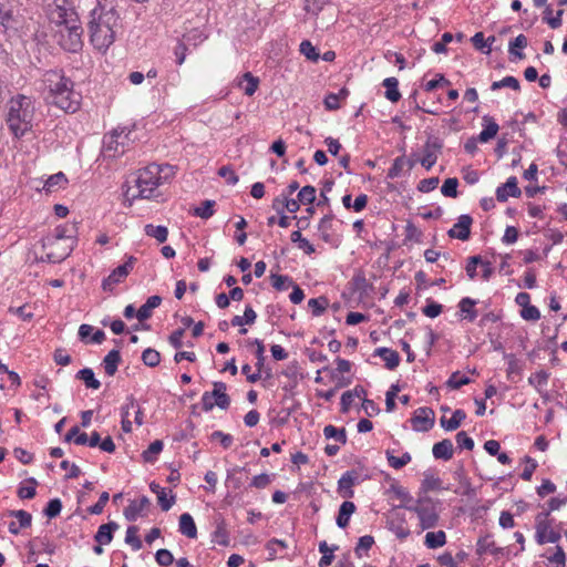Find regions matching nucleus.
<instances>
[{
	"mask_svg": "<svg viewBox=\"0 0 567 567\" xmlns=\"http://www.w3.org/2000/svg\"><path fill=\"white\" fill-rule=\"evenodd\" d=\"M34 106L31 97L19 94L9 101L7 124L16 137L23 136L32 127Z\"/></svg>",
	"mask_w": 567,
	"mask_h": 567,
	"instance_id": "obj_1",
	"label": "nucleus"
},
{
	"mask_svg": "<svg viewBox=\"0 0 567 567\" xmlns=\"http://www.w3.org/2000/svg\"><path fill=\"white\" fill-rule=\"evenodd\" d=\"M78 227L76 223L59 225L54 228V235L47 238L48 245H55L59 240L66 239L71 244L61 252L50 251L45 255V260L51 264H59L70 256L76 243Z\"/></svg>",
	"mask_w": 567,
	"mask_h": 567,
	"instance_id": "obj_2",
	"label": "nucleus"
},
{
	"mask_svg": "<svg viewBox=\"0 0 567 567\" xmlns=\"http://www.w3.org/2000/svg\"><path fill=\"white\" fill-rule=\"evenodd\" d=\"M162 167L157 164H151L141 169L134 179L135 186L138 188L136 197L150 199L156 196L155 192L162 184Z\"/></svg>",
	"mask_w": 567,
	"mask_h": 567,
	"instance_id": "obj_3",
	"label": "nucleus"
},
{
	"mask_svg": "<svg viewBox=\"0 0 567 567\" xmlns=\"http://www.w3.org/2000/svg\"><path fill=\"white\" fill-rule=\"evenodd\" d=\"M400 507L415 513L420 520V527L423 530L434 528L439 523L440 516L436 503L430 496H419L414 505H400Z\"/></svg>",
	"mask_w": 567,
	"mask_h": 567,
	"instance_id": "obj_4",
	"label": "nucleus"
},
{
	"mask_svg": "<svg viewBox=\"0 0 567 567\" xmlns=\"http://www.w3.org/2000/svg\"><path fill=\"white\" fill-rule=\"evenodd\" d=\"M120 14L116 10V0H96L89 14V25L117 27Z\"/></svg>",
	"mask_w": 567,
	"mask_h": 567,
	"instance_id": "obj_5",
	"label": "nucleus"
},
{
	"mask_svg": "<svg viewBox=\"0 0 567 567\" xmlns=\"http://www.w3.org/2000/svg\"><path fill=\"white\" fill-rule=\"evenodd\" d=\"M90 40L93 47L100 52H106V50L115 41V29L116 27H102V25H89Z\"/></svg>",
	"mask_w": 567,
	"mask_h": 567,
	"instance_id": "obj_6",
	"label": "nucleus"
},
{
	"mask_svg": "<svg viewBox=\"0 0 567 567\" xmlns=\"http://www.w3.org/2000/svg\"><path fill=\"white\" fill-rule=\"evenodd\" d=\"M82 34L83 29L81 24H72V27L61 30L59 44L65 51L78 52L83 47Z\"/></svg>",
	"mask_w": 567,
	"mask_h": 567,
	"instance_id": "obj_7",
	"label": "nucleus"
},
{
	"mask_svg": "<svg viewBox=\"0 0 567 567\" xmlns=\"http://www.w3.org/2000/svg\"><path fill=\"white\" fill-rule=\"evenodd\" d=\"M136 260L137 259L134 256H128L124 264L117 266L106 278L103 279L102 288L104 290H111L114 285L120 284L133 270Z\"/></svg>",
	"mask_w": 567,
	"mask_h": 567,
	"instance_id": "obj_8",
	"label": "nucleus"
},
{
	"mask_svg": "<svg viewBox=\"0 0 567 567\" xmlns=\"http://www.w3.org/2000/svg\"><path fill=\"white\" fill-rule=\"evenodd\" d=\"M125 126H118L104 136V151L109 156L115 157L125 153L124 142H120V138L122 137V134L125 132Z\"/></svg>",
	"mask_w": 567,
	"mask_h": 567,
	"instance_id": "obj_9",
	"label": "nucleus"
},
{
	"mask_svg": "<svg viewBox=\"0 0 567 567\" xmlns=\"http://www.w3.org/2000/svg\"><path fill=\"white\" fill-rule=\"evenodd\" d=\"M50 102L65 112L74 113L80 106V94L71 86L65 93L53 95Z\"/></svg>",
	"mask_w": 567,
	"mask_h": 567,
	"instance_id": "obj_10",
	"label": "nucleus"
},
{
	"mask_svg": "<svg viewBox=\"0 0 567 567\" xmlns=\"http://www.w3.org/2000/svg\"><path fill=\"white\" fill-rule=\"evenodd\" d=\"M412 427L417 432H427L434 425V411L431 408H419L411 419Z\"/></svg>",
	"mask_w": 567,
	"mask_h": 567,
	"instance_id": "obj_11",
	"label": "nucleus"
},
{
	"mask_svg": "<svg viewBox=\"0 0 567 567\" xmlns=\"http://www.w3.org/2000/svg\"><path fill=\"white\" fill-rule=\"evenodd\" d=\"M361 482L357 470H350L342 474L338 481V493L343 498H352L354 495L353 486Z\"/></svg>",
	"mask_w": 567,
	"mask_h": 567,
	"instance_id": "obj_12",
	"label": "nucleus"
},
{
	"mask_svg": "<svg viewBox=\"0 0 567 567\" xmlns=\"http://www.w3.org/2000/svg\"><path fill=\"white\" fill-rule=\"evenodd\" d=\"M248 478V473L245 466H234L228 470L226 478V487L229 492L237 494L244 486L245 481Z\"/></svg>",
	"mask_w": 567,
	"mask_h": 567,
	"instance_id": "obj_13",
	"label": "nucleus"
},
{
	"mask_svg": "<svg viewBox=\"0 0 567 567\" xmlns=\"http://www.w3.org/2000/svg\"><path fill=\"white\" fill-rule=\"evenodd\" d=\"M47 82L49 86V100L52 99L53 95L59 94L60 92L65 93L69 90V87L73 86V82L71 81V79L58 72L50 73L47 79Z\"/></svg>",
	"mask_w": 567,
	"mask_h": 567,
	"instance_id": "obj_14",
	"label": "nucleus"
},
{
	"mask_svg": "<svg viewBox=\"0 0 567 567\" xmlns=\"http://www.w3.org/2000/svg\"><path fill=\"white\" fill-rule=\"evenodd\" d=\"M442 148V143L439 138H429L423 147V157L420 159V163L426 169H431L436 161L437 155L436 152Z\"/></svg>",
	"mask_w": 567,
	"mask_h": 567,
	"instance_id": "obj_15",
	"label": "nucleus"
},
{
	"mask_svg": "<svg viewBox=\"0 0 567 567\" xmlns=\"http://www.w3.org/2000/svg\"><path fill=\"white\" fill-rule=\"evenodd\" d=\"M473 218L470 215H461L454 226L447 231L449 237L467 240L471 235Z\"/></svg>",
	"mask_w": 567,
	"mask_h": 567,
	"instance_id": "obj_16",
	"label": "nucleus"
},
{
	"mask_svg": "<svg viewBox=\"0 0 567 567\" xmlns=\"http://www.w3.org/2000/svg\"><path fill=\"white\" fill-rule=\"evenodd\" d=\"M517 184V178L515 176L508 177L505 184H502L496 188V199L499 203H505L509 196L519 197L522 192Z\"/></svg>",
	"mask_w": 567,
	"mask_h": 567,
	"instance_id": "obj_17",
	"label": "nucleus"
},
{
	"mask_svg": "<svg viewBox=\"0 0 567 567\" xmlns=\"http://www.w3.org/2000/svg\"><path fill=\"white\" fill-rule=\"evenodd\" d=\"M21 13L19 9L0 6V24L6 29L17 30L20 25Z\"/></svg>",
	"mask_w": 567,
	"mask_h": 567,
	"instance_id": "obj_18",
	"label": "nucleus"
},
{
	"mask_svg": "<svg viewBox=\"0 0 567 567\" xmlns=\"http://www.w3.org/2000/svg\"><path fill=\"white\" fill-rule=\"evenodd\" d=\"M151 505L147 496L143 495L138 501H131L124 508V517L128 522H135L142 512Z\"/></svg>",
	"mask_w": 567,
	"mask_h": 567,
	"instance_id": "obj_19",
	"label": "nucleus"
},
{
	"mask_svg": "<svg viewBox=\"0 0 567 567\" xmlns=\"http://www.w3.org/2000/svg\"><path fill=\"white\" fill-rule=\"evenodd\" d=\"M454 478L460 484V487L455 491L456 494L466 497H473L476 495V489L473 487L471 480L466 476L463 465L454 472Z\"/></svg>",
	"mask_w": 567,
	"mask_h": 567,
	"instance_id": "obj_20",
	"label": "nucleus"
},
{
	"mask_svg": "<svg viewBox=\"0 0 567 567\" xmlns=\"http://www.w3.org/2000/svg\"><path fill=\"white\" fill-rule=\"evenodd\" d=\"M214 389L212 391V395L214 398V406H218L221 410H226L230 405V398L226 393L227 385L224 382L217 381L214 382Z\"/></svg>",
	"mask_w": 567,
	"mask_h": 567,
	"instance_id": "obj_21",
	"label": "nucleus"
},
{
	"mask_svg": "<svg viewBox=\"0 0 567 567\" xmlns=\"http://www.w3.org/2000/svg\"><path fill=\"white\" fill-rule=\"evenodd\" d=\"M118 524L116 522H109L106 524H102L96 534L94 535V540L100 545H107L113 540L114 532L118 529Z\"/></svg>",
	"mask_w": 567,
	"mask_h": 567,
	"instance_id": "obj_22",
	"label": "nucleus"
},
{
	"mask_svg": "<svg viewBox=\"0 0 567 567\" xmlns=\"http://www.w3.org/2000/svg\"><path fill=\"white\" fill-rule=\"evenodd\" d=\"M483 126L484 128L478 134L477 140L481 143H487L492 138H494L499 130L498 124L495 122V120L489 115L483 116Z\"/></svg>",
	"mask_w": 567,
	"mask_h": 567,
	"instance_id": "obj_23",
	"label": "nucleus"
},
{
	"mask_svg": "<svg viewBox=\"0 0 567 567\" xmlns=\"http://www.w3.org/2000/svg\"><path fill=\"white\" fill-rule=\"evenodd\" d=\"M373 355L382 358L385 362V368L388 370H394L400 363L399 353L390 348H377L373 352Z\"/></svg>",
	"mask_w": 567,
	"mask_h": 567,
	"instance_id": "obj_24",
	"label": "nucleus"
},
{
	"mask_svg": "<svg viewBox=\"0 0 567 567\" xmlns=\"http://www.w3.org/2000/svg\"><path fill=\"white\" fill-rule=\"evenodd\" d=\"M162 303V297L154 295L147 298L144 305L140 307L136 312V318L140 322H143L152 317V312L155 308Z\"/></svg>",
	"mask_w": 567,
	"mask_h": 567,
	"instance_id": "obj_25",
	"label": "nucleus"
},
{
	"mask_svg": "<svg viewBox=\"0 0 567 567\" xmlns=\"http://www.w3.org/2000/svg\"><path fill=\"white\" fill-rule=\"evenodd\" d=\"M414 164V161L408 159L405 156H399L393 161L392 166L388 171L386 177L391 179L398 178L402 175L405 167L408 171H411Z\"/></svg>",
	"mask_w": 567,
	"mask_h": 567,
	"instance_id": "obj_26",
	"label": "nucleus"
},
{
	"mask_svg": "<svg viewBox=\"0 0 567 567\" xmlns=\"http://www.w3.org/2000/svg\"><path fill=\"white\" fill-rule=\"evenodd\" d=\"M453 452H454L453 443L449 439H444V440L435 443L432 447L433 456L436 460L449 461L453 457Z\"/></svg>",
	"mask_w": 567,
	"mask_h": 567,
	"instance_id": "obj_27",
	"label": "nucleus"
},
{
	"mask_svg": "<svg viewBox=\"0 0 567 567\" xmlns=\"http://www.w3.org/2000/svg\"><path fill=\"white\" fill-rule=\"evenodd\" d=\"M122 361L121 352L117 349H112L103 359L102 365L109 377H113Z\"/></svg>",
	"mask_w": 567,
	"mask_h": 567,
	"instance_id": "obj_28",
	"label": "nucleus"
},
{
	"mask_svg": "<svg viewBox=\"0 0 567 567\" xmlns=\"http://www.w3.org/2000/svg\"><path fill=\"white\" fill-rule=\"evenodd\" d=\"M550 515V511L547 509V511H544V512H540L539 514H537L536 516V524H535V528H536V535H535V538H536V542L537 544L539 545H544V533H547V529L549 528V517Z\"/></svg>",
	"mask_w": 567,
	"mask_h": 567,
	"instance_id": "obj_29",
	"label": "nucleus"
},
{
	"mask_svg": "<svg viewBox=\"0 0 567 567\" xmlns=\"http://www.w3.org/2000/svg\"><path fill=\"white\" fill-rule=\"evenodd\" d=\"M58 23L63 25L64 29L72 27V24H80L79 16L74 9H65L63 7H56Z\"/></svg>",
	"mask_w": 567,
	"mask_h": 567,
	"instance_id": "obj_30",
	"label": "nucleus"
},
{
	"mask_svg": "<svg viewBox=\"0 0 567 567\" xmlns=\"http://www.w3.org/2000/svg\"><path fill=\"white\" fill-rule=\"evenodd\" d=\"M357 507L353 502L344 501L339 508L336 519L338 527L346 528L349 525L351 515L355 512Z\"/></svg>",
	"mask_w": 567,
	"mask_h": 567,
	"instance_id": "obj_31",
	"label": "nucleus"
},
{
	"mask_svg": "<svg viewBox=\"0 0 567 567\" xmlns=\"http://www.w3.org/2000/svg\"><path fill=\"white\" fill-rule=\"evenodd\" d=\"M466 419V413L462 409H457L453 412L450 419L442 416L440 420L441 426L445 431H455L460 427L461 423Z\"/></svg>",
	"mask_w": 567,
	"mask_h": 567,
	"instance_id": "obj_32",
	"label": "nucleus"
},
{
	"mask_svg": "<svg viewBox=\"0 0 567 567\" xmlns=\"http://www.w3.org/2000/svg\"><path fill=\"white\" fill-rule=\"evenodd\" d=\"M179 532L188 538L197 537V527L189 513H184L179 516Z\"/></svg>",
	"mask_w": 567,
	"mask_h": 567,
	"instance_id": "obj_33",
	"label": "nucleus"
},
{
	"mask_svg": "<svg viewBox=\"0 0 567 567\" xmlns=\"http://www.w3.org/2000/svg\"><path fill=\"white\" fill-rule=\"evenodd\" d=\"M441 489H449V487H443L442 480L434 475L433 473L425 472L424 478L421 483V492L426 494L432 491H441Z\"/></svg>",
	"mask_w": 567,
	"mask_h": 567,
	"instance_id": "obj_34",
	"label": "nucleus"
},
{
	"mask_svg": "<svg viewBox=\"0 0 567 567\" xmlns=\"http://www.w3.org/2000/svg\"><path fill=\"white\" fill-rule=\"evenodd\" d=\"M75 378L81 380L87 389L97 390L101 382L95 378L94 371L91 368H83L75 374Z\"/></svg>",
	"mask_w": 567,
	"mask_h": 567,
	"instance_id": "obj_35",
	"label": "nucleus"
},
{
	"mask_svg": "<svg viewBox=\"0 0 567 567\" xmlns=\"http://www.w3.org/2000/svg\"><path fill=\"white\" fill-rule=\"evenodd\" d=\"M382 85L385 87V97L392 103L398 102L401 99V93L398 89L399 81L396 78H386L383 80Z\"/></svg>",
	"mask_w": 567,
	"mask_h": 567,
	"instance_id": "obj_36",
	"label": "nucleus"
},
{
	"mask_svg": "<svg viewBox=\"0 0 567 567\" xmlns=\"http://www.w3.org/2000/svg\"><path fill=\"white\" fill-rule=\"evenodd\" d=\"M446 544V534L443 530L427 532L424 545L430 549H436Z\"/></svg>",
	"mask_w": 567,
	"mask_h": 567,
	"instance_id": "obj_37",
	"label": "nucleus"
},
{
	"mask_svg": "<svg viewBox=\"0 0 567 567\" xmlns=\"http://www.w3.org/2000/svg\"><path fill=\"white\" fill-rule=\"evenodd\" d=\"M476 303L477 301L470 297H464L458 302L460 311L465 315V319L470 322H473L477 317V311L475 310Z\"/></svg>",
	"mask_w": 567,
	"mask_h": 567,
	"instance_id": "obj_38",
	"label": "nucleus"
},
{
	"mask_svg": "<svg viewBox=\"0 0 567 567\" xmlns=\"http://www.w3.org/2000/svg\"><path fill=\"white\" fill-rule=\"evenodd\" d=\"M385 456L389 465L394 470H401L402 467L408 465L412 460V456L409 452H404L400 457H398L394 456L392 450H386Z\"/></svg>",
	"mask_w": 567,
	"mask_h": 567,
	"instance_id": "obj_39",
	"label": "nucleus"
},
{
	"mask_svg": "<svg viewBox=\"0 0 567 567\" xmlns=\"http://www.w3.org/2000/svg\"><path fill=\"white\" fill-rule=\"evenodd\" d=\"M144 233L152 237V238H155L158 243H165L167 240V237H168V229L166 226H162V225H153V224H147L145 225L144 227Z\"/></svg>",
	"mask_w": 567,
	"mask_h": 567,
	"instance_id": "obj_40",
	"label": "nucleus"
},
{
	"mask_svg": "<svg viewBox=\"0 0 567 567\" xmlns=\"http://www.w3.org/2000/svg\"><path fill=\"white\" fill-rule=\"evenodd\" d=\"M526 47L527 38L524 34H519L509 42L508 52L511 55H514L515 58L522 60L525 58V54L520 50Z\"/></svg>",
	"mask_w": 567,
	"mask_h": 567,
	"instance_id": "obj_41",
	"label": "nucleus"
},
{
	"mask_svg": "<svg viewBox=\"0 0 567 567\" xmlns=\"http://www.w3.org/2000/svg\"><path fill=\"white\" fill-rule=\"evenodd\" d=\"M164 444L161 440L153 441L147 450L142 453V458L146 463H154L157 460V455L163 451Z\"/></svg>",
	"mask_w": 567,
	"mask_h": 567,
	"instance_id": "obj_42",
	"label": "nucleus"
},
{
	"mask_svg": "<svg viewBox=\"0 0 567 567\" xmlns=\"http://www.w3.org/2000/svg\"><path fill=\"white\" fill-rule=\"evenodd\" d=\"M338 549V546H332L331 548L328 546L327 542L319 543V551L322 554V557L319 559V567H328L331 565L334 556L333 551Z\"/></svg>",
	"mask_w": 567,
	"mask_h": 567,
	"instance_id": "obj_43",
	"label": "nucleus"
},
{
	"mask_svg": "<svg viewBox=\"0 0 567 567\" xmlns=\"http://www.w3.org/2000/svg\"><path fill=\"white\" fill-rule=\"evenodd\" d=\"M323 435L326 439H333L341 444L347 443V432L344 427L338 429L331 424L326 425L323 429Z\"/></svg>",
	"mask_w": 567,
	"mask_h": 567,
	"instance_id": "obj_44",
	"label": "nucleus"
},
{
	"mask_svg": "<svg viewBox=\"0 0 567 567\" xmlns=\"http://www.w3.org/2000/svg\"><path fill=\"white\" fill-rule=\"evenodd\" d=\"M290 239L293 244H297L298 248L305 254L311 255L315 252V246L308 239L303 238L299 230L292 231Z\"/></svg>",
	"mask_w": 567,
	"mask_h": 567,
	"instance_id": "obj_45",
	"label": "nucleus"
},
{
	"mask_svg": "<svg viewBox=\"0 0 567 567\" xmlns=\"http://www.w3.org/2000/svg\"><path fill=\"white\" fill-rule=\"evenodd\" d=\"M37 485H38V482L34 477H30L27 480V485H21L19 486L18 488V496L21 498V499H31L35 496L37 494Z\"/></svg>",
	"mask_w": 567,
	"mask_h": 567,
	"instance_id": "obj_46",
	"label": "nucleus"
},
{
	"mask_svg": "<svg viewBox=\"0 0 567 567\" xmlns=\"http://www.w3.org/2000/svg\"><path fill=\"white\" fill-rule=\"evenodd\" d=\"M333 218L334 217L332 214H328L321 218V220L318 225V230L320 233V236L327 243L330 241V239H331Z\"/></svg>",
	"mask_w": 567,
	"mask_h": 567,
	"instance_id": "obj_47",
	"label": "nucleus"
},
{
	"mask_svg": "<svg viewBox=\"0 0 567 567\" xmlns=\"http://www.w3.org/2000/svg\"><path fill=\"white\" fill-rule=\"evenodd\" d=\"M66 184H68L66 176L62 172H59L56 174L51 175L47 179V182L44 184V188L47 192H53L55 188H61Z\"/></svg>",
	"mask_w": 567,
	"mask_h": 567,
	"instance_id": "obj_48",
	"label": "nucleus"
},
{
	"mask_svg": "<svg viewBox=\"0 0 567 567\" xmlns=\"http://www.w3.org/2000/svg\"><path fill=\"white\" fill-rule=\"evenodd\" d=\"M138 527L135 525H131L126 529L125 543L128 544L133 550H138L142 548V540L137 536Z\"/></svg>",
	"mask_w": 567,
	"mask_h": 567,
	"instance_id": "obj_49",
	"label": "nucleus"
},
{
	"mask_svg": "<svg viewBox=\"0 0 567 567\" xmlns=\"http://www.w3.org/2000/svg\"><path fill=\"white\" fill-rule=\"evenodd\" d=\"M8 515L17 518L21 528H28L31 526L32 515L24 509H11L8 512Z\"/></svg>",
	"mask_w": 567,
	"mask_h": 567,
	"instance_id": "obj_50",
	"label": "nucleus"
},
{
	"mask_svg": "<svg viewBox=\"0 0 567 567\" xmlns=\"http://www.w3.org/2000/svg\"><path fill=\"white\" fill-rule=\"evenodd\" d=\"M142 361L150 368H155L161 362V354L157 350L147 348L142 352Z\"/></svg>",
	"mask_w": 567,
	"mask_h": 567,
	"instance_id": "obj_51",
	"label": "nucleus"
},
{
	"mask_svg": "<svg viewBox=\"0 0 567 567\" xmlns=\"http://www.w3.org/2000/svg\"><path fill=\"white\" fill-rule=\"evenodd\" d=\"M215 202L210 199H206L202 203L200 206L194 209V215L200 217L203 219H208L214 215Z\"/></svg>",
	"mask_w": 567,
	"mask_h": 567,
	"instance_id": "obj_52",
	"label": "nucleus"
},
{
	"mask_svg": "<svg viewBox=\"0 0 567 567\" xmlns=\"http://www.w3.org/2000/svg\"><path fill=\"white\" fill-rule=\"evenodd\" d=\"M62 507L63 505L60 498H52L47 503L43 514L50 519L55 518L60 515Z\"/></svg>",
	"mask_w": 567,
	"mask_h": 567,
	"instance_id": "obj_53",
	"label": "nucleus"
},
{
	"mask_svg": "<svg viewBox=\"0 0 567 567\" xmlns=\"http://www.w3.org/2000/svg\"><path fill=\"white\" fill-rule=\"evenodd\" d=\"M271 284L276 290L282 291V290H287L288 288H290V285H293V280L290 277L285 276V275L272 274L271 275Z\"/></svg>",
	"mask_w": 567,
	"mask_h": 567,
	"instance_id": "obj_54",
	"label": "nucleus"
},
{
	"mask_svg": "<svg viewBox=\"0 0 567 567\" xmlns=\"http://www.w3.org/2000/svg\"><path fill=\"white\" fill-rule=\"evenodd\" d=\"M549 373L545 370H540L528 378V383L537 389L540 393V388L547 384Z\"/></svg>",
	"mask_w": 567,
	"mask_h": 567,
	"instance_id": "obj_55",
	"label": "nucleus"
},
{
	"mask_svg": "<svg viewBox=\"0 0 567 567\" xmlns=\"http://www.w3.org/2000/svg\"><path fill=\"white\" fill-rule=\"evenodd\" d=\"M286 548L287 544L284 540L277 538L270 539L266 545V549L268 551V559H275L277 557V554Z\"/></svg>",
	"mask_w": 567,
	"mask_h": 567,
	"instance_id": "obj_56",
	"label": "nucleus"
},
{
	"mask_svg": "<svg viewBox=\"0 0 567 567\" xmlns=\"http://www.w3.org/2000/svg\"><path fill=\"white\" fill-rule=\"evenodd\" d=\"M300 52L311 62H317L320 59V54L316 47L308 40H303L300 43Z\"/></svg>",
	"mask_w": 567,
	"mask_h": 567,
	"instance_id": "obj_57",
	"label": "nucleus"
},
{
	"mask_svg": "<svg viewBox=\"0 0 567 567\" xmlns=\"http://www.w3.org/2000/svg\"><path fill=\"white\" fill-rule=\"evenodd\" d=\"M308 306L312 311V315L319 317L323 313L328 306V299L326 297L312 298L308 301Z\"/></svg>",
	"mask_w": 567,
	"mask_h": 567,
	"instance_id": "obj_58",
	"label": "nucleus"
},
{
	"mask_svg": "<svg viewBox=\"0 0 567 567\" xmlns=\"http://www.w3.org/2000/svg\"><path fill=\"white\" fill-rule=\"evenodd\" d=\"M458 181L455 177L446 178L441 187L444 196L455 198L457 196Z\"/></svg>",
	"mask_w": 567,
	"mask_h": 567,
	"instance_id": "obj_59",
	"label": "nucleus"
},
{
	"mask_svg": "<svg viewBox=\"0 0 567 567\" xmlns=\"http://www.w3.org/2000/svg\"><path fill=\"white\" fill-rule=\"evenodd\" d=\"M374 544V538L370 535H364L359 538L358 544L354 548V553L358 557H362Z\"/></svg>",
	"mask_w": 567,
	"mask_h": 567,
	"instance_id": "obj_60",
	"label": "nucleus"
},
{
	"mask_svg": "<svg viewBox=\"0 0 567 567\" xmlns=\"http://www.w3.org/2000/svg\"><path fill=\"white\" fill-rule=\"evenodd\" d=\"M256 360L257 361H256L255 365L257 368V372L250 373V383L256 382L258 379H261L264 374H265V378L271 377L270 369L265 368L266 357L265 358H256Z\"/></svg>",
	"mask_w": 567,
	"mask_h": 567,
	"instance_id": "obj_61",
	"label": "nucleus"
},
{
	"mask_svg": "<svg viewBox=\"0 0 567 567\" xmlns=\"http://www.w3.org/2000/svg\"><path fill=\"white\" fill-rule=\"evenodd\" d=\"M157 502L163 512L169 511L173 505L176 502V496L174 494H171L169 497L167 496V492L165 488L161 491L157 495Z\"/></svg>",
	"mask_w": 567,
	"mask_h": 567,
	"instance_id": "obj_62",
	"label": "nucleus"
},
{
	"mask_svg": "<svg viewBox=\"0 0 567 567\" xmlns=\"http://www.w3.org/2000/svg\"><path fill=\"white\" fill-rule=\"evenodd\" d=\"M298 199L301 204H312L316 199V188L313 186H303L298 193Z\"/></svg>",
	"mask_w": 567,
	"mask_h": 567,
	"instance_id": "obj_63",
	"label": "nucleus"
},
{
	"mask_svg": "<svg viewBox=\"0 0 567 567\" xmlns=\"http://www.w3.org/2000/svg\"><path fill=\"white\" fill-rule=\"evenodd\" d=\"M471 382L470 378L465 377V375H461L460 372H454L452 373V375L449 378L446 384L447 386H450L451 389H454V390H457L460 389L461 386L465 385V384H468Z\"/></svg>",
	"mask_w": 567,
	"mask_h": 567,
	"instance_id": "obj_64",
	"label": "nucleus"
}]
</instances>
